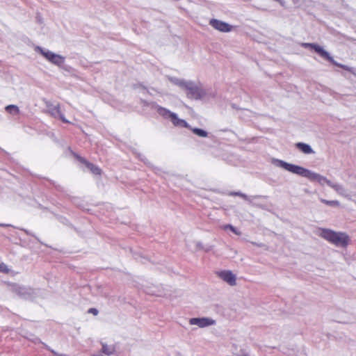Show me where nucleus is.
Instances as JSON below:
<instances>
[{
	"label": "nucleus",
	"instance_id": "nucleus-9",
	"mask_svg": "<svg viewBox=\"0 0 356 356\" xmlns=\"http://www.w3.org/2000/svg\"><path fill=\"white\" fill-rule=\"evenodd\" d=\"M210 24L216 29L222 32H229L232 31V26L220 20L213 19L210 21Z\"/></svg>",
	"mask_w": 356,
	"mask_h": 356
},
{
	"label": "nucleus",
	"instance_id": "nucleus-3",
	"mask_svg": "<svg viewBox=\"0 0 356 356\" xmlns=\"http://www.w3.org/2000/svg\"><path fill=\"white\" fill-rule=\"evenodd\" d=\"M302 47L314 49L322 58L326 59L327 60L333 63L335 65H337L341 68L345 69V67L343 65L336 63V62L333 60L332 57H331L330 54L318 44L314 43H303Z\"/></svg>",
	"mask_w": 356,
	"mask_h": 356
},
{
	"label": "nucleus",
	"instance_id": "nucleus-13",
	"mask_svg": "<svg viewBox=\"0 0 356 356\" xmlns=\"http://www.w3.org/2000/svg\"><path fill=\"white\" fill-rule=\"evenodd\" d=\"M6 111L13 115H17L19 113V108L15 105H8L6 107Z\"/></svg>",
	"mask_w": 356,
	"mask_h": 356
},
{
	"label": "nucleus",
	"instance_id": "nucleus-8",
	"mask_svg": "<svg viewBox=\"0 0 356 356\" xmlns=\"http://www.w3.org/2000/svg\"><path fill=\"white\" fill-rule=\"evenodd\" d=\"M191 325H196L204 327L214 324L215 321L209 318H192L189 321Z\"/></svg>",
	"mask_w": 356,
	"mask_h": 356
},
{
	"label": "nucleus",
	"instance_id": "nucleus-1",
	"mask_svg": "<svg viewBox=\"0 0 356 356\" xmlns=\"http://www.w3.org/2000/svg\"><path fill=\"white\" fill-rule=\"evenodd\" d=\"M320 236L338 247L346 248L350 241L349 236L345 232H338L329 229H321Z\"/></svg>",
	"mask_w": 356,
	"mask_h": 356
},
{
	"label": "nucleus",
	"instance_id": "nucleus-5",
	"mask_svg": "<svg viewBox=\"0 0 356 356\" xmlns=\"http://www.w3.org/2000/svg\"><path fill=\"white\" fill-rule=\"evenodd\" d=\"M73 156L77 161L84 164L92 174L95 175H101L102 171L98 166L94 165L92 163L88 161L86 159L76 153H73Z\"/></svg>",
	"mask_w": 356,
	"mask_h": 356
},
{
	"label": "nucleus",
	"instance_id": "nucleus-17",
	"mask_svg": "<svg viewBox=\"0 0 356 356\" xmlns=\"http://www.w3.org/2000/svg\"><path fill=\"white\" fill-rule=\"evenodd\" d=\"M322 202L329 206H339V202L336 201V200L330 201V200H323Z\"/></svg>",
	"mask_w": 356,
	"mask_h": 356
},
{
	"label": "nucleus",
	"instance_id": "nucleus-14",
	"mask_svg": "<svg viewBox=\"0 0 356 356\" xmlns=\"http://www.w3.org/2000/svg\"><path fill=\"white\" fill-rule=\"evenodd\" d=\"M102 352L106 355H111L115 352V348L113 346H108L104 344L102 346Z\"/></svg>",
	"mask_w": 356,
	"mask_h": 356
},
{
	"label": "nucleus",
	"instance_id": "nucleus-7",
	"mask_svg": "<svg viewBox=\"0 0 356 356\" xmlns=\"http://www.w3.org/2000/svg\"><path fill=\"white\" fill-rule=\"evenodd\" d=\"M218 276L231 286L236 285V276L230 270H222L218 273Z\"/></svg>",
	"mask_w": 356,
	"mask_h": 356
},
{
	"label": "nucleus",
	"instance_id": "nucleus-16",
	"mask_svg": "<svg viewBox=\"0 0 356 356\" xmlns=\"http://www.w3.org/2000/svg\"><path fill=\"white\" fill-rule=\"evenodd\" d=\"M223 229H229L236 235H241V232H238L236 229L231 225H225L222 227Z\"/></svg>",
	"mask_w": 356,
	"mask_h": 356
},
{
	"label": "nucleus",
	"instance_id": "nucleus-6",
	"mask_svg": "<svg viewBox=\"0 0 356 356\" xmlns=\"http://www.w3.org/2000/svg\"><path fill=\"white\" fill-rule=\"evenodd\" d=\"M47 106L49 113H51V115H53L55 118H59L65 123L69 122L68 120H67L64 115L61 113L59 104L54 106L51 104H47Z\"/></svg>",
	"mask_w": 356,
	"mask_h": 356
},
{
	"label": "nucleus",
	"instance_id": "nucleus-15",
	"mask_svg": "<svg viewBox=\"0 0 356 356\" xmlns=\"http://www.w3.org/2000/svg\"><path fill=\"white\" fill-rule=\"evenodd\" d=\"M192 131L195 134H196L200 137H207V133L202 129L195 128V129H193Z\"/></svg>",
	"mask_w": 356,
	"mask_h": 356
},
{
	"label": "nucleus",
	"instance_id": "nucleus-12",
	"mask_svg": "<svg viewBox=\"0 0 356 356\" xmlns=\"http://www.w3.org/2000/svg\"><path fill=\"white\" fill-rule=\"evenodd\" d=\"M158 113L163 117H164L165 118H170V119H171V115L175 114L165 108H159Z\"/></svg>",
	"mask_w": 356,
	"mask_h": 356
},
{
	"label": "nucleus",
	"instance_id": "nucleus-10",
	"mask_svg": "<svg viewBox=\"0 0 356 356\" xmlns=\"http://www.w3.org/2000/svg\"><path fill=\"white\" fill-rule=\"evenodd\" d=\"M296 146L300 151L305 154H309L313 153V150L311 147L306 143H298L296 144Z\"/></svg>",
	"mask_w": 356,
	"mask_h": 356
},
{
	"label": "nucleus",
	"instance_id": "nucleus-2",
	"mask_svg": "<svg viewBox=\"0 0 356 356\" xmlns=\"http://www.w3.org/2000/svg\"><path fill=\"white\" fill-rule=\"evenodd\" d=\"M281 166L291 172L310 179H314L317 176L316 174L311 172L309 170L302 167L290 164L284 161H281Z\"/></svg>",
	"mask_w": 356,
	"mask_h": 356
},
{
	"label": "nucleus",
	"instance_id": "nucleus-19",
	"mask_svg": "<svg viewBox=\"0 0 356 356\" xmlns=\"http://www.w3.org/2000/svg\"><path fill=\"white\" fill-rule=\"evenodd\" d=\"M88 313L92 314L95 316H97L98 314V310L95 308H90L88 310Z\"/></svg>",
	"mask_w": 356,
	"mask_h": 356
},
{
	"label": "nucleus",
	"instance_id": "nucleus-18",
	"mask_svg": "<svg viewBox=\"0 0 356 356\" xmlns=\"http://www.w3.org/2000/svg\"><path fill=\"white\" fill-rule=\"evenodd\" d=\"M0 272L8 273L10 272V269L5 264L1 263L0 264Z\"/></svg>",
	"mask_w": 356,
	"mask_h": 356
},
{
	"label": "nucleus",
	"instance_id": "nucleus-11",
	"mask_svg": "<svg viewBox=\"0 0 356 356\" xmlns=\"http://www.w3.org/2000/svg\"><path fill=\"white\" fill-rule=\"evenodd\" d=\"M171 121L175 126L187 127V122L181 119H179L177 115L175 113L174 115H171Z\"/></svg>",
	"mask_w": 356,
	"mask_h": 356
},
{
	"label": "nucleus",
	"instance_id": "nucleus-4",
	"mask_svg": "<svg viewBox=\"0 0 356 356\" xmlns=\"http://www.w3.org/2000/svg\"><path fill=\"white\" fill-rule=\"evenodd\" d=\"M37 49L45 58L54 64L60 65L64 63V58L58 54L49 51H44L39 47H37Z\"/></svg>",
	"mask_w": 356,
	"mask_h": 356
}]
</instances>
